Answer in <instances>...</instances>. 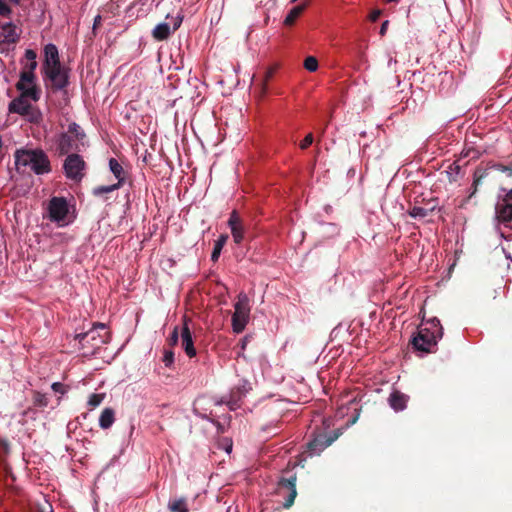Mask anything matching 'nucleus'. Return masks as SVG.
Returning <instances> with one entry per match:
<instances>
[{
	"label": "nucleus",
	"instance_id": "obj_8",
	"mask_svg": "<svg viewBox=\"0 0 512 512\" xmlns=\"http://www.w3.org/2000/svg\"><path fill=\"white\" fill-rule=\"evenodd\" d=\"M492 171L507 173L509 176H512V167L510 166H505L498 163H489L485 167L478 166L473 173V183L468 199H471L473 196H475L478 191V187L482 184L483 180L490 175Z\"/></svg>",
	"mask_w": 512,
	"mask_h": 512
},
{
	"label": "nucleus",
	"instance_id": "obj_50",
	"mask_svg": "<svg viewBox=\"0 0 512 512\" xmlns=\"http://www.w3.org/2000/svg\"><path fill=\"white\" fill-rule=\"evenodd\" d=\"M329 226H330V227H332V228H333V230H336V229H337V228H336V226H334V225H332V224H330Z\"/></svg>",
	"mask_w": 512,
	"mask_h": 512
},
{
	"label": "nucleus",
	"instance_id": "obj_38",
	"mask_svg": "<svg viewBox=\"0 0 512 512\" xmlns=\"http://www.w3.org/2000/svg\"><path fill=\"white\" fill-rule=\"evenodd\" d=\"M273 75V70L270 69V70H267L266 73H265V82H267ZM266 90V83L263 84V92H265Z\"/></svg>",
	"mask_w": 512,
	"mask_h": 512
},
{
	"label": "nucleus",
	"instance_id": "obj_10",
	"mask_svg": "<svg viewBox=\"0 0 512 512\" xmlns=\"http://www.w3.org/2000/svg\"><path fill=\"white\" fill-rule=\"evenodd\" d=\"M85 162L77 154L68 155L64 162V171L67 178L80 180L84 173Z\"/></svg>",
	"mask_w": 512,
	"mask_h": 512
},
{
	"label": "nucleus",
	"instance_id": "obj_22",
	"mask_svg": "<svg viewBox=\"0 0 512 512\" xmlns=\"http://www.w3.org/2000/svg\"><path fill=\"white\" fill-rule=\"evenodd\" d=\"M227 240H228V235L222 234L215 241L214 248H213V251L211 254V260L213 262H216L219 259L221 251H222L223 247L225 246V244L227 243Z\"/></svg>",
	"mask_w": 512,
	"mask_h": 512
},
{
	"label": "nucleus",
	"instance_id": "obj_18",
	"mask_svg": "<svg viewBox=\"0 0 512 512\" xmlns=\"http://www.w3.org/2000/svg\"><path fill=\"white\" fill-rule=\"evenodd\" d=\"M109 169L111 173L115 176L117 179V183L121 186L124 185L125 179H126V172L123 168V166L118 162L117 159L111 158L109 160Z\"/></svg>",
	"mask_w": 512,
	"mask_h": 512
},
{
	"label": "nucleus",
	"instance_id": "obj_26",
	"mask_svg": "<svg viewBox=\"0 0 512 512\" xmlns=\"http://www.w3.org/2000/svg\"><path fill=\"white\" fill-rule=\"evenodd\" d=\"M303 9H304L303 6H295V7H293L289 11L287 16L285 17L284 23L286 25L293 24L295 22V20L299 17V15L302 13Z\"/></svg>",
	"mask_w": 512,
	"mask_h": 512
},
{
	"label": "nucleus",
	"instance_id": "obj_19",
	"mask_svg": "<svg viewBox=\"0 0 512 512\" xmlns=\"http://www.w3.org/2000/svg\"><path fill=\"white\" fill-rule=\"evenodd\" d=\"M407 401L408 396L399 391L392 392L389 397L390 405L396 411L403 410L406 407Z\"/></svg>",
	"mask_w": 512,
	"mask_h": 512
},
{
	"label": "nucleus",
	"instance_id": "obj_42",
	"mask_svg": "<svg viewBox=\"0 0 512 512\" xmlns=\"http://www.w3.org/2000/svg\"><path fill=\"white\" fill-rule=\"evenodd\" d=\"M341 329H342V326L340 325V326L336 327V328L333 330V333H334L335 335H338V334L341 332Z\"/></svg>",
	"mask_w": 512,
	"mask_h": 512
},
{
	"label": "nucleus",
	"instance_id": "obj_29",
	"mask_svg": "<svg viewBox=\"0 0 512 512\" xmlns=\"http://www.w3.org/2000/svg\"><path fill=\"white\" fill-rule=\"evenodd\" d=\"M428 210L424 207H420V206H414L413 208H411L409 214L410 216L414 217V218H424L426 216H428Z\"/></svg>",
	"mask_w": 512,
	"mask_h": 512
},
{
	"label": "nucleus",
	"instance_id": "obj_20",
	"mask_svg": "<svg viewBox=\"0 0 512 512\" xmlns=\"http://www.w3.org/2000/svg\"><path fill=\"white\" fill-rule=\"evenodd\" d=\"M115 421V413L111 408H105L99 417V426L102 429L110 428Z\"/></svg>",
	"mask_w": 512,
	"mask_h": 512
},
{
	"label": "nucleus",
	"instance_id": "obj_36",
	"mask_svg": "<svg viewBox=\"0 0 512 512\" xmlns=\"http://www.w3.org/2000/svg\"><path fill=\"white\" fill-rule=\"evenodd\" d=\"M51 387H52L53 391H55V392L62 393V394L65 392L63 384H61L59 382L53 383Z\"/></svg>",
	"mask_w": 512,
	"mask_h": 512
},
{
	"label": "nucleus",
	"instance_id": "obj_33",
	"mask_svg": "<svg viewBox=\"0 0 512 512\" xmlns=\"http://www.w3.org/2000/svg\"><path fill=\"white\" fill-rule=\"evenodd\" d=\"M313 135L311 133H309L308 135H306V137L301 141L300 143V148L301 149H306L308 148L312 143H313Z\"/></svg>",
	"mask_w": 512,
	"mask_h": 512
},
{
	"label": "nucleus",
	"instance_id": "obj_24",
	"mask_svg": "<svg viewBox=\"0 0 512 512\" xmlns=\"http://www.w3.org/2000/svg\"><path fill=\"white\" fill-rule=\"evenodd\" d=\"M25 58L27 60V63L25 64L22 71L34 72L37 67L36 53L33 50L28 49L25 51Z\"/></svg>",
	"mask_w": 512,
	"mask_h": 512
},
{
	"label": "nucleus",
	"instance_id": "obj_30",
	"mask_svg": "<svg viewBox=\"0 0 512 512\" xmlns=\"http://www.w3.org/2000/svg\"><path fill=\"white\" fill-rule=\"evenodd\" d=\"M304 67L309 72H315L318 69V61L315 57L309 56L304 61Z\"/></svg>",
	"mask_w": 512,
	"mask_h": 512
},
{
	"label": "nucleus",
	"instance_id": "obj_35",
	"mask_svg": "<svg viewBox=\"0 0 512 512\" xmlns=\"http://www.w3.org/2000/svg\"><path fill=\"white\" fill-rule=\"evenodd\" d=\"M178 338H179V336H178V328L175 327L173 332H172V334H171V336H170V338H169L170 344L171 345H175L178 342Z\"/></svg>",
	"mask_w": 512,
	"mask_h": 512
},
{
	"label": "nucleus",
	"instance_id": "obj_37",
	"mask_svg": "<svg viewBox=\"0 0 512 512\" xmlns=\"http://www.w3.org/2000/svg\"><path fill=\"white\" fill-rule=\"evenodd\" d=\"M359 57H360V63H359V67L357 69L358 70L366 69L367 68V59L364 57V55L362 53L359 55Z\"/></svg>",
	"mask_w": 512,
	"mask_h": 512
},
{
	"label": "nucleus",
	"instance_id": "obj_9",
	"mask_svg": "<svg viewBox=\"0 0 512 512\" xmlns=\"http://www.w3.org/2000/svg\"><path fill=\"white\" fill-rule=\"evenodd\" d=\"M16 88L21 96H27L31 101L37 102L40 99L41 91L36 84V76L32 71H21Z\"/></svg>",
	"mask_w": 512,
	"mask_h": 512
},
{
	"label": "nucleus",
	"instance_id": "obj_32",
	"mask_svg": "<svg viewBox=\"0 0 512 512\" xmlns=\"http://www.w3.org/2000/svg\"><path fill=\"white\" fill-rule=\"evenodd\" d=\"M69 132L74 133L77 138H81L84 134L81 131V128L76 123H71L69 125Z\"/></svg>",
	"mask_w": 512,
	"mask_h": 512
},
{
	"label": "nucleus",
	"instance_id": "obj_13",
	"mask_svg": "<svg viewBox=\"0 0 512 512\" xmlns=\"http://www.w3.org/2000/svg\"><path fill=\"white\" fill-rule=\"evenodd\" d=\"M295 482L296 477L291 476L288 479H281L278 483V494L284 495L285 493H287V498L285 499V502L283 504L285 508H289L294 503V500L296 498L297 492Z\"/></svg>",
	"mask_w": 512,
	"mask_h": 512
},
{
	"label": "nucleus",
	"instance_id": "obj_43",
	"mask_svg": "<svg viewBox=\"0 0 512 512\" xmlns=\"http://www.w3.org/2000/svg\"><path fill=\"white\" fill-rule=\"evenodd\" d=\"M101 21V16L100 15H97L94 19V26H96L98 23H100Z\"/></svg>",
	"mask_w": 512,
	"mask_h": 512
},
{
	"label": "nucleus",
	"instance_id": "obj_14",
	"mask_svg": "<svg viewBox=\"0 0 512 512\" xmlns=\"http://www.w3.org/2000/svg\"><path fill=\"white\" fill-rule=\"evenodd\" d=\"M30 100L27 96L19 95L9 103V112L30 117L31 120L34 119V117L30 116L32 112Z\"/></svg>",
	"mask_w": 512,
	"mask_h": 512
},
{
	"label": "nucleus",
	"instance_id": "obj_27",
	"mask_svg": "<svg viewBox=\"0 0 512 512\" xmlns=\"http://www.w3.org/2000/svg\"><path fill=\"white\" fill-rule=\"evenodd\" d=\"M120 187H122V186L118 183H115L112 185L99 186V187L94 188L93 194L96 196H101L103 194L113 192V191L119 189Z\"/></svg>",
	"mask_w": 512,
	"mask_h": 512
},
{
	"label": "nucleus",
	"instance_id": "obj_40",
	"mask_svg": "<svg viewBox=\"0 0 512 512\" xmlns=\"http://www.w3.org/2000/svg\"><path fill=\"white\" fill-rule=\"evenodd\" d=\"M226 446L224 447L227 453H231L232 451V442L230 440H226Z\"/></svg>",
	"mask_w": 512,
	"mask_h": 512
},
{
	"label": "nucleus",
	"instance_id": "obj_7",
	"mask_svg": "<svg viewBox=\"0 0 512 512\" xmlns=\"http://www.w3.org/2000/svg\"><path fill=\"white\" fill-rule=\"evenodd\" d=\"M250 303L248 296L241 292L234 304V313L232 315V328L235 333H241L250 319Z\"/></svg>",
	"mask_w": 512,
	"mask_h": 512
},
{
	"label": "nucleus",
	"instance_id": "obj_45",
	"mask_svg": "<svg viewBox=\"0 0 512 512\" xmlns=\"http://www.w3.org/2000/svg\"><path fill=\"white\" fill-rule=\"evenodd\" d=\"M505 196H507V197H508V200H509V199H512V189H511V190H509V191L505 194Z\"/></svg>",
	"mask_w": 512,
	"mask_h": 512
},
{
	"label": "nucleus",
	"instance_id": "obj_17",
	"mask_svg": "<svg viewBox=\"0 0 512 512\" xmlns=\"http://www.w3.org/2000/svg\"><path fill=\"white\" fill-rule=\"evenodd\" d=\"M182 347L187 356L194 357L196 355V349L194 348L192 335L187 325L186 319L184 320V326L181 331Z\"/></svg>",
	"mask_w": 512,
	"mask_h": 512
},
{
	"label": "nucleus",
	"instance_id": "obj_2",
	"mask_svg": "<svg viewBox=\"0 0 512 512\" xmlns=\"http://www.w3.org/2000/svg\"><path fill=\"white\" fill-rule=\"evenodd\" d=\"M44 80L49 81L56 90L64 89L69 83L68 70L60 64L58 49L54 44L44 47Z\"/></svg>",
	"mask_w": 512,
	"mask_h": 512
},
{
	"label": "nucleus",
	"instance_id": "obj_6",
	"mask_svg": "<svg viewBox=\"0 0 512 512\" xmlns=\"http://www.w3.org/2000/svg\"><path fill=\"white\" fill-rule=\"evenodd\" d=\"M47 215L51 222L58 227H65L74 222L76 218L74 208L64 197H52L47 204Z\"/></svg>",
	"mask_w": 512,
	"mask_h": 512
},
{
	"label": "nucleus",
	"instance_id": "obj_23",
	"mask_svg": "<svg viewBox=\"0 0 512 512\" xmlns=\"http://www.w3.org/2000/svg\"><path fill=\"white\" fill-rule=\"evenodd\" d=\"M73 139L68 134H62L59 138V149L62 154L68 153L73 149Z\"/></svg>",
	"mask_w": 512,
	"mask_h": 512
},
{
	"label": "nucleus",
	"instance_id": "obj_5",
	"mask_svg": "<svg viewBox=\"0 0 512 512\" xmlns=\"http://www.w3.org/2000/svg\"><path fill=\"white\" fill-rule=\"evenodd\" d=\"M85 355L95 354L104 344L110 340V334L103 323H96L85 333H79L75 336Z\"/></svg>",
	"mask_w": 512,
	"mask_h": 512
},
{
	"label": "nucleus",
	"instance_id": "obj_16",
	"mask_svg": "<svg viewBox=\"0 0 512 512\" xmlns=\"http://www.w3.org/2000/svg\"><path fill=\"white\" fill-rule=\"evenodd\" d=\"M228 226L231 230L234 242L240 244L244 239L245 229L241 218L235 210L230 214Z\"/></svg>",
	"mask_w": 512,
	"mask_h": 512
},
{
	"label": "nucleus",
	"instance_id": "obj_3",
	"mask_svg": "<svg viewBox=\"0 0 512 512\" xmlns=\"http://www.w3.org/2000/svg\"><path fill=\"white\" fill-rule=\"evenodd\" d=\"M15 165L19 172L25 173L30 170L35 174L49 173L50 161L47 155L38 149H22L15 153Z\"/></svg>",
	"mask_w": 512,
	"mask_h": 512
},
{
	"label": "nucleus",
	"instance_id": "obj_44",
	"mask_svg": "<svg viewBox=\"0 0 512 512\" xmlns=\"http://www.w3.org/2000/svg\"><path fill=\"white\" fill-rule=\"evenodd\" d=\"M246 344H247V338H244L242 341H241V348L242 350H244L246 348Z\"/></svg>",
	"mask_w": 512,
	"mask_h": 512
},
{
	"label": "nucleus",
	"instance_id": "obj_25",
	"mask_svg": "<svg viewBox=\"0 0 512 512\" xmlns=\"http://www.w3.org/2000/svg\"><path fill=\"white\" fill-rule=\"evenodd\" d=\"M171 512H188L187 504L184 498L174 499L168 503Z\"/></svg>",
	"mask_w": 512,
	"mask_h": 512
},
{
	"label": "nucleus",
	"instance_id": "obj_4",
	"mask_svg": "<svg viewBox=\"0 0 512 512\" xmlns=\"http://www.w3.org/2000/svg\"><path fill=\"white\" fill-rule=\"evenodd\" d=\"M443 336V328L437 318L421 323L417 335L411 340L413 348L420 352L431 353L437 341Z\"/></svg>",
	"mask_w": 512,
	"mask_h": 512
},
{
	"label": "nucleus",
	"instance_id": "obj_31",
	"mask_svg": "<svg viewBox=\"0 0 512 512\" xmlns=\"http://www.w3.org/2000/svg\"><path fill=\"white\" fill-rule=\"evenodd\" d=\"M165 366L170 367L174 362V353L170 350L165 351L163 356Z\"/></svg>",
	"mask_w": 512,
	"mask_h": 512
},
{
	"label": "nucleus",
	"instance_id": "obj_49",
	"mask_svg": "<svg viewBox=\"0 0 512 512\" xmlns=\"http://www.w3.org/2000/svg\"><path fill=\"white\" fill-rule=\"evenodd\" d=\"M12 2L18 4L20 2V0H11Z\"/></svg>",
	"mask_w": 512,
	"mask_h": 512
},
{
	"label": "nucleus",
	"instance_id": "obj_1",
	"mask_svg": "<svg viewBox=\"0 0 512 512\" xmlns=\"http://www.w3.org/2000/svg\"><path fill=\"white\" fill-rule=\"evenodd\" d=\"M349 408L341 407L337 413V418H344L347 416V419L343 424L335 427V423L332 419H324L322 421V427L318 428L314 433V438L307 444L306 453L308 456H314L321 453L326 447L331 445L342 433L343 428H347L350 423H352V416L348 415Z\"/></svg>",
	"mask_w": 512,
	"mask_h": 512
},
{
	"label": "nucleus",
	"instance_id": "obj_48",
	"mask_svg": "<svg viewBox=\"0 0 512 512\" xmlns=\"http://www.w3.org/2000/svg\"><path fill=\"white\" fill-rule=\"evenodd\" d=\"M357 418H358V416H357V415H354V419H353V422H354V423H356Z\"/></svg>",
	"mask_w": 512,
	"mask_h": 512
},
{
	"label": "nucleus",
	"instance_id": "obj_15",
	"mask_svg": "<svg viewBox=\"0 0 512 512\" xmlns=\"http://www.w3.org/2000/svg\"><path fill=\"white\" fill-rule=\"evenodd\" d=\"M496 216L499 222L510 225L512 223V199L508 200L507 196L498 201L495 207Z\"/></svg>",
	"mask_w": 512,
	"mask_h": 512
},
{
	"label": "nucleus",
	"instance_id": "obj_39",
	"mask_svg": "<svg viewBox=\"0 0 512 512\" xmlns=\"http://www.w3.org/2000/svg\"><path fill=\"white\" fill-rule=\"evenodd\" d=\"M389 22L388 21H384L381 25V28H380V34L381 35H384L386 33V30H387V26H388Z\"/></svg>",
	"mask_w": 512,
	"mask_h": 512
},
{
	"label": "nucleus",
	"instance_id": "obj_46",
	"mask_svg": "<svg viewBox=\"0 0 512 512\" xmlns=\"http://www.w3.org/2000/svg\"><path fill=\"white\" fill-rule=\"evenodd\" d=\"M230 409H235L236 403L235 402H228Z\"/></svg>",
	"mask_w": 512,
	"mask_h": 512
},
{
	"label": "nucleus",
	"instance_id": "obj_28",
	"mask_svg": "<svg viewBox=\"0 0 512 512\" xmlns=\"http://www.w3.org/2000/svg\"><path fill=\"white\" fill-rule=\"evenodd\" d=\"M104 398H105L104 393L91 394L89 396L87 404L91 409H94V408L98 407L103 402Z\"/></svg>",
	"mask_w": 512,
	"mask_h": 512
},
{
	"label": "nucleus",
	"instance_id": "obj_34",
	"mask_svg": "<svg viewBox=\"0 0 512 512\" xmlns=\"http://www.w3.org/2000/svg\"><path fill=\"white\" fill-rule=\"evenodd\" d=\"M10 12L11 10L4 0H0V15L9 16Z\"/></svg>",
	"mask_w": 512,
	"mask_h": 512
},
{
	"label": "nucleus",
	"instance_id": "obj_12",
	"mask_svg": "<svg viewBox=\"0 0 512 512\" xmlns=\"http://www.w3.org/2000/svg\"><path fill=\"white\" fill-rule=\"evenodd\" d=\"M19 33L11 22L0 24V51H5L9 45L17 42Z\"/></svg>",
	"mask_w": 512,
	"mask_h": 512
},
{
	"label": "nucleus",
	"instance_id": "obj_41",
	"mask_svg": "<svg viewBox=\"0 0 512 512\" xmlns=\"http://www.w3.org/2000/svg\"><path fill=\"white\" fill-rule=\"evenodd\" d=\"M379 15H380V11L373 12L371 14V20L375 21L379 17Z\"/></svg>",
	"mask_w": 512,
	"mask_h": 512
},
{
	"label": "nucleus",
	"instance_id": "obj_11",
	"mask_svg": "<svg viewBox=\"0 0 512 512\" xmlns=\"http://www.w3.org/2000/svg\"><path fill=\"white\" fill-rule=\"evenodd\" d=\"M222 403L223 401H214L212 398L202 396L194 401L193 410L201 418L214 422L213 418L216 414L210 408L213 405H221Z\"/></svg>",
	"mask_w": 512,
	"mask_h": 512
},
{
	"label": "nucleus",
	"instance_id": "obj_21",
	"mask_svg": "<svg viewBox=\"0 0 512 512\" xmlns=\"http://www.w3.org/2000/svg\"><path fill=\"white\" fill-rule=\"evenodd\" d=\"M171 34L170 26L167 23H160L152 31V35L156 40L162 41Z\"/></svg>",
	"mask_w": 512,
	"mask_h": 512
},
{
	"label": "nucleus",
	"instance_id": "obj_47",
	"mask_svg": "<svg viewBox=\"0 0 512 512\" xmlns=\"http://www.w3.org/2000/svg\"><path fill=\"white\" fill-rule=\"evenodd\" d=\"M180 23H181V20H180L178 23H176V24H175V26H174V29H173V30H177V28L180 26Z\"/></svg>",
	"mask_w": 512,
	"mask_h": 512
}]
</instances>
